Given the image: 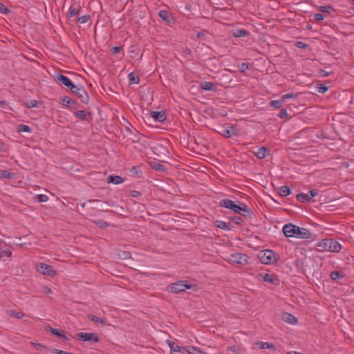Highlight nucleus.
I'll list each match as a JSON object with an SVG mask.
<instances>
[{"mask_svg":"<svg viewBox=\"0 0 354 354\" xmlns=\"http://www.w3.org/2000/svg\"><path fill=\"white\" fill-rule=\"evenodd\" d=\"M283 232L287 237H296L307 239L311 238V232L303 227H299L292 223L286 224L283 227Z\"/></svg>","mask_w":354,"mask_h":354,"instance_id":"f257e3e1","label":"nucleus"},{"mask_svg":"<svg viewBox=\"0 0 354 354\" xmlns=\"http://www.w3.org/2000/svg\"><path fill=\"white\" fill-rule=\"evenodd\" d=\"M238 203L239 204L234 203V201L230 199H223L220 201L219 205L243 216L251 213V209L246 205L241 204L239 202H238Z\"/></svg>","mask_w":354,"mask_h":354,"instance_id":"f03ea898","label":"nucleus"},{"mask_svg":"<svg viewBox=\"0 0 354 354\" xmlns=\"http://www.w3.org/2000/svg\"><path fill=\"white\" fill-rule=\"evenodd\" d=\"M319 251H329L332 252H339L342 246L339 242L330 239H323L317 245Z\"/></svg>","mask_w":354,"mask_h":354,"instance_id":"7ed1b4c3","label":"nucleus"},{"mask_svg":"<svg viewBox=\"0 0 354 354\" xmlns=\"http://www.w3.org/2000/svg\"><path fill=\"white\" fill-rule=\"evenodd\" d=\"M257 257L263 264H272L277 261V254L270 250L261 251Z\"/></svg>","mask_w":354,"mask_h":354,"instance_id":"20e7f679","label":"nucleus"},{"mask_svg":"<svg viewBox=\"0 0 354 354\" xmlns=\"http://www.w3.org/2000/svg\"><path fill=\"white\" fill-rule=\"evenodd\" d=\"M192 287V285L188 283L185 281H178L168 286L167 290L171 293H180L185 291L186 289L191 288Z\"/></svg>","mask_w":354,"mask_h":354,"instance_id":"39448f33","label":"nucleus"},{"mask_svg":"<svg viewBox=\"0 0 354 354\" xmlns=\"http://www.w3.org/2000/svg\"><path fill=\"white\" fill-rule=\"evenodd\" d=\"M70 90L82 102L86 104L88 103L89 100L88 95L82 86L73 85Z\"/></svg>","mask_w":354,"mask_h":354,"instance_id":"423d86ee","label":"nucleus"},{"mask_svg":"<svg viewBox=\"0 0 354 354\" xmlns=\"http://www.w3.org/2000/svg\"><path fill=\"white\" fill-rule=\"evenodd\" d=\"M229 261L232 263L239 264V265H247L248 256L245 254L236 252L230 254Z\"/></svg>","mask_w":354,"mask_h":354,"instance_id":"0eeeda50","label":"nucleus"},{"mask_svg":"<svg viewBox=\"0 0 354 354\" xmlns=\"http://www.w3.org/2000/svg\"><path fill=\"white\" fill-rule=\"evenodd\" d=\"M76 338L78 340L82 341H88V342H98L99 338L95 333H79L76 335Z\"/></svg>","mask_w":354,"mask_h":354,"instance_id":"6e6552de","label":"nucleus"},{"mask_svg":"<svg viewBox=\"0 0 354 354\" xmlns=\"http://www.w3.org/2000/svg\"><path fill=\"white\" fill-rule=\"evenodd\" d=\"M37 270L39 272L50 277H53L56 274V271L52 266L44 263H41L37 265Z\"/></svg>","mask_w":354,"mask_h":354,"instance_id":"1a4fd4ad","label":"nucleus"},{"mask_svg":"<svg viewBox=\"0 0 354 354\" xmlns=\"http://www.w3.org/2000/svg\"><path fill=\"white\" fill-rule=\"evenodd\" d=\"M158 16L168 25H171L174 23V18L172 15L167 10H160L158 13Z\"/></svg>","mask_w":354,"mask_h":354,"instance_id":"9d476101","label":"nucleus"},{"mask_svg":"<svg viewBox=\"0 0 354 354\" xmlns=\"http://www.w3.org/2000/svg\"><path fill=\"white\" fill-rule=\"evenodd\" d=\"M219 133L225 137V138H231L234 136H237L238 133L234 127H227L226 128H223L221 131H219Z\"/></svg>","mask_w":354,"mask_h":354,"instance_id":"9b49d317","label":"nucleus"},{"mask_svg":"<svg viewBox=\"0 0 354 354\" xmlns=\"http://www.w3.org/2000/svg\"><path fill=\"white\" fill-rule=\"evenodd\" d=\"M150 116L156 122H163L166 119V113L165 111H151L150 113Z\"/></svg>","mask_w":354,"mask_h":354,"instance_id":"f8f14e48","label":"nucleus"},{"mask_svg":"<svg viewBox=\"0 0 354 354\" xmlns=\"http://www.w3.org/2000/svg\"><path fill=\"white\" fill-rule=\"evenodd\" d=\"M56 78L62 84H63L64 86H67L69 88H71L74 85L73 82L71 81V80L66 76H64V75L57 74L56 75Z\"/></svg>","mask_w":354,"mask_h":354,"instance_id":"ddd939ff","label":"nucleus"},{"mask_svg":"<svg viewBox=\"0 0 354 354\" xmlns=\"http://www.w3.org/2000/svg\"><path fill=\"white\" fill-rule=\"evenodd\" d=\"M149 165L151 169H153L156 171H166L165 166L156 160L150 161L149 162Z\"/></svg>","mask_w":354,"mask_h":354,"instance_id":"4468645a","label":"nucleus"},{"mask_svg":"<svg viewBox=\"0 0 354 354\" xmlns=\"http://www.w3.org/2000/svg\"><path fill=\"white\" fill-rule=\"evenodd\" d=\"M214 225L216 227H218L220 229L224 230H232V225L230 223H226L223 221H214Z\"/></svg>","mask_w":354,"mask_h":354,"instance_id":"2eb2a0df","label":"nucleus"},{"mask_svg":"<svg viewBox=\"0 0 354 354\" xmlns=\"http://www.w3.org/2000/svg\"><path fill=\"white\" fill-rule=\"evenodd\" d=\"M182 348L189 354H205L202 350L195 346H183Z\"/></svg>","mask_w":354,"mask_h":354,"instance_id":"dca6fc26","label":"nucleus"},{"mask_svg":"<svg viewBox=\"0 0 354 354\" xmlns=\"http://www.w3.org/2000/svg\"><path fill=\"white\" fill-rule=\"evenodd\" d=\"M108 183H113L115 185L121 184L124 181V179L120 176H109L106 180Z\"/></svg>","mask_w":354,"mask_h":354,"instance_id":"f3484780","label":"nucleus"},{"mask_svg":"<svg viewBox=\"0 0 354 354\" xmlns=\"http://www.w3.org/2000/svg\"><path fill=\"white\" fill-rule=\"evenodd\" d=\"M282 319L287 323L294 324L297 323V318L290 313H284L282 314Z\"/></svg>","mask_w":354,"mask_h":354,"instance_id":"a211bd4d","label":"nucleus"},{"mask_svg":"<svg viewBox=\"0 0 354 354\" xmlns=\"http://www.w3.org/2000/svg\"><path fill=\"white\" fill-rule=\"evenodd\" d=\"M268 152H269V151L266 147H262L258 148L257 149V151H254V153L258 158L262 159L266 156V153Z\"/></svg>","mask_w":354,"mask_h":354,"instance_id":"6ab92c4d","label":"nucleus"},{"mask_svg":"<svg viewBox=\"0 0 354 354\" xmlns=\"http://www.w3.org/2000/svg\"><path fill=\"white\" fill-rule=\"evenodd\" d=\"M201 88L205 91H215L216 86L214 84L209 82H203L201 83Z\"/></svg>","mask_w":354,"mask_h":354,"instance_id":"aec40b11","label":"nucleus"},{"mask_svg":"<svg viewBox=\"0 0 354 354\" xmlns=\"http://www.w3.org/2000/svg\"><path fill=\"white\" fill-rule=\"evenodd\" d=\"M257 345H258L259 347L261 349H265V348H269V349H272V350L276 349L274 344H273L272 343L259 342H257Z\"/></svg>","mask_w":354,"mask_h":354,"instance_id":"412c9836","label":"nucleus"},{"mask_svg":"<svg viewBox=\"0 0 354 354\" xmlns=\"http://www.w3.org/2000/svg\"><path fill=\"white\" fill-rule=\"evenodd\" d=\"M15 178V174L10 172L8 170H1L0 169V179L1 178H6V179H12Z\"/></svg>","mask_w":354,"mask_h":354,"instance_id":"4be33fe9","label":"nucleus"},{"mask_svg":"<svg viewBox=\"0 0 354 354\" xmlns=\"http://www.w3.org/2000/svg\"><path fill=\"white\" fill-rule=\"evenodd\" d=\"M49 330L50 333L59 338H62L64 340H68V337L62 333L59 332L57 329L53 328L49 326Z\"/></svg>","mask_w":354,"mask_h":354,"instance_id":"5701e85b","label":"nucleus"},{"mask_svg":"<svg viewBox=\"0 0 354 354\" xmlns=\"http://www.w3.org/2000/svg\"><path fill=\"white\" fill-rule=\"evenodd\" d=\"M291 191L288 186L283 185L279 187V194L281 196H287L290 194Z\"/></svg>","mask_w":354,"mask_h":354,"instance_id":"b1692460","label":"nucleus"},{"mask_svg":"<svg viewBox=\"0 0 354 354\" xmlns=\"http://www.w3.org/2000/svg\"><path fill=\"white\" fill-rule=\"evenodd\" d=\"M248 35H249V32L246 30H244V29L236 30L233 33V35L236 37H246Z\"/></svg>","mask_w":354,"mask_h":354,"instance_id":"393cba45","label":"nucleus"},{"mask_svg":"<svg viewBox=\"0 0 354 354\" xmlns=\"http://www.w3.org/2000/svg\"><path fill=\"white\" fill-rule=\"evenodd\" d=\"M7 314L12 317H15L17 319H21L22 317H24V313L20 312H16L12 310H8Z\"/></svg>","mask_w":354,"mask_h":354,"instance_id":"a878e982","label":"nucleus"},{"mask_svg":"<svg viewBox=\"0 0 354 354\" xmlns=\"http://www.w3.org/2000/svg\"><path fill=\"white\" fill-rule=\"evenodd\" d=\"M62 104L67 107H70L71 105L75 104V101L74 100H72L68 97H63L62 99Z\"/></svg>","mask_w":354,"mask_h":354,"instance_id":"bb28decb","label":"nucleus"},{"mask_svg":"<svg viewBox=\"0 0 354 354\" xmlns=\"http://www.w3.org/2000/svg\"><path fill=\"white\" fill-rule=\"evenodd\" d=\"M296 198L299 201L302 202V203H304L306 201H308V202L310 201V197H309L308 194L300 193L297 195Z\"/></svg>","mask_w":354,"mask_h":354,"instance_id":"cd10ccee","label":"nucleus"},{"mask_svg":"<svg viewBox=\"0 0 354 354\" xmlns=\"http://www.w3.org/2000/svg\"><path fill=\"white\" fill-rule=\"evenodd\" d=\"M330 277L331 279L336 281L339 278L344 277V274L342 272H338V271H333L330 272Z\"/></svg>","mask_w":354,"mask_h":354,"instance_id":"c85d7f7f","label":"nucleus"},{"mask_svg":"<svg viewBox=\"0 0 354 354\" xmlns=\"http://www.w3.org/2000/svg\"><path fill=\"white\" fill-rule=\"evenodd\" d=\"M17 129L19 132L30 133L31 131L30 127L24 124H19Z\"/></svg>","mask_w":354,"mask_h":354,"instance_id":"c756f323","label":"nucleus"},{"mask_svg":"<svg viewBox=\"0 0 354 354\" xmlns=\"http://www.w3.org/2000/svg\"><path fill=\"white\" fill-rule=\"evenodd\" d=\"M263 280L266 282H269L270 283H274V281L277 280L272 275L269 274H264L263 275Z\"/></svg>","mask_w":354,"mask_h":354,"instance_id":"7c9ffc66","label":"nucleus"},{"mask_svg":"<svg viewBox=\"0 0 354 354\" xmlns=\"http://www.w3.org/2000/svg\"><path fill=\"white\" fill-rule=\"evenodd\" d=\"M31 344H32L36 349L42 352H47L48 351V348L41 344L31 342Z\"/></svg>","mask_w":354,"mask_h":354,"instance_id":"2f4dec72","label":"nucleus"},{"mask_svg":"<svg viewBox=\"0 0 354 354\" xmlns=\"http://www.w3.org/2000/svg\"><path fill=\"white\" fill-rule=\"evenodd\" d=\"M75 115L82 120H86L87 113L84 111H77Z\"/></svg>","mask_w":354,"mask_h":354,"instance_id":"473e14b6","label":"nucleus"},{"mask_svg":"<svg viewBox=\"0 0 354 354\" xmlns=\"http://www.w3.org/2000/svg\"><path fill=\"white\" fill-rule=\"evenodd\" d=\"M88 319L95 323H98V324H104V321L101 318H100L97 316L93 315H88Z\"/></svg>","mask_w":354,"mask_h":354,"instance_id":"72a5a7b5","label":"nucleus"},{"mask_svg":"<svg viewBox=\"0 0 354 354\" xmlns=\"http://www.w3.org/2000/svg\"><path fill=\"white\" fill-rule=\"evenodd\" d=\"M129 80L130 82L138 84L139 82V77L134 75L133 73H131L129 74Z\"/></svg>","mask_w":354,"mask_h":354,"instance_id":"f704fd0d","label":"nucleus"},{"mask_svg":"<svg viewBox=\"0 0 354 354\" xmlns=\"http://www.w3.org/2000/svg\"><path fill=\"white\" fill-rule=\"evenodd\" d=\"M283 102V101H282L281 99V100H272L270 102V104L274 108L279 109L281 106Z\"/></svg>","mask_w":354,"mask_h":354,"instance_id":"c9c22d12","label":"nucleus"},{"mask_svg":"<svg viewBox=\"0 0 354 354\" xmlns=\"http://www.w3.org/2000/svg\"><path fill=\"white\" fill-rule=\"evenodd\" d=\"M169 345L171 351H173L174 352H180V350L183 349L181 347H180L178 345L176 344L174 342H169Z\"/></svg>","mask_w":354,"mask_h":354,"instance_id":"e433bc0d","label":"nucleus"},{"mask_svg":"<svg viewBox=\"0 0 354 354\" xmlns=\"http://www.w3.org/2000/svg\"><path fill=\"white\" fill-rule=\"evenodd\" d=\"M36 198L38 202H46L48 200V197L45 194H38L36 195Z\"/></svg>","mask_w":354,"mask_h":354,"instance_id":"4c0bfd02","label":"nucleus"},{"mask_svg":"<svg viewBox=\"0 0 354 354\" xmlns=\"http://www.w3.org/2000/svg\"><path fill=\"white\" fill-rule=\"evenodd\" d=\"M89 15H83L77 19V22L80 24H85L90 19Z\"/></svg>","mask_w":354,"mask_h":354,"instance_id":"58836bf2","label":"nucleus"},{"mask_svg":"<svg viewBox=\"0 0 354 354\" xmlns=\"http://www.w3.org/2000/svg\"><path fill=\"white\" fill-rule=\"evenodd\" d=\"M230 219L232 222H234V223L238 224V225L241 224L243 222V218L241 217L237 216H234L230 217Z\"/></svg>","mask_w":354,"mask_h":354,"instance_id":"ea45409f","label":"nucleus"},{"mask_svg":"<svg viewBox=\"0 0 354 354\" xmlns=\"http://www.w3.org/2000/svg\"><path fill=\"white\" fill-rule=\"evenodd\" d=\"M95 223L100 228H105L109 225V224L104 220H98L95 221Z\"/></svg>","mask_w":354,"mask_h":354,"instance_id":"a19ab883","label":"nucleus"},{"mask_svg":"<svg viewBox=\"0 0 354 354\" xmlns=\"http://www.w3.org/2000/svg\"><path fill=\"white\" fill-rule=\"evenodd\" d=\"M317 90L319 93H324L328 90V87L323 84H318L317 86Z\"/></svg>","mask_w":354,"mask_h":354,"instance_id":"79ce46f5","label":"nucleus"},{"mask_svg":"<svg viewBox=\"0 0 354 354\" xmlns=\"http://www.w3.org/2000/svg\"><path fill=\"white\" fill-rule=\"evenodd\" d=\"M37 106V101L36 100H29L26 102V106L28 108H34Z\"/></svg>","mask_w":354,"mask_h":354,"instance_id":"37998d69","label":"nucleus"},{"mask_svg":"<svg viewBox=\"0 0 354 354\" xmlns=\"http://www.w3.org/2000/svg\"><path fill=\"white\" fill-rule=\"evenodd\" d=\"M237 67H238L239 71H241V73H245V71L248 68V66L245 63H242V64L238 65Z\"/></svg>","mask_w":354,"mask_h":354,"instance_id":"c03bdc74","label":"nucleus"},{"mask_svg":"<svg viewBox=\"0 0 354 354\" xmlns=\"http://www.w3.org/2000/svg\"><path fill=\"white\" fill-rule=\"evenodd\" d=\"M80 9H76L74 8L71 7L69 10V16L70 17H75L79 14Z\"/></svg>","mask_w":354,"mask_h":354,"instance_id":"a18cd8bd","label":"nucleus"},{"mask_svg":"<svg viewBox=\"0 0 354 354\" xmlns=\"http://www.w3.org/2000/svg\"><path fill=\"white\" fill-rule=\"evenodd\" d=\"M295 97H296V95L293 93H287V94L283 95L281 97V100H282V101L285 102L287 99L294 98Z\"/></svg>","mask_w":354,"mask_h":354,"instance_id":"49530a36","label":"nucleus"},{"mask_svg":"<svg viewBox=\"0 0 354 354\" xmlns=\"http://www.w3.org/2000/svg\"><path fill=\"white\" fill-rule=\"evenodd\" d=\"M9 10L8 8L3 5V3H0V12L2 14H7L8 13Z\"/></svg>","mask_w":354,"mask_h":354,"instance_id":"de8ad7c7","label":"nucleus"},{"mask_svg":"<svg viewBox=\"0 0 354 354\" xmlns=\"http://www.w3.org/2000/svg\"><path fill=\"white\" fill-rule=\"evenodd\" d=\"M120 257L122 259H127L131 257V253L129 252L123 251L120 254Z\"/></svg>","mask_w":354,"mask_h":354,"instance_id":"09e8293b","label":"nucleus"},{"mask_svg":"<svg viewBox=\"0 0 354 354\" xmlns=\"http://www.w3.org/2000/svg\"><path fill=\"white\" fill-rule=\"evenodd\" d=\"M314 19L317 21H319L324 19V15L321 13H315L314 15Z\"/></svg>","mask_w":354,"mask_h":354,"instance_id":"8fccbe9b","label":"nucleus"},{"mask_svg":"<svg viewBox=\"0 0 354 354\" xmlns=\"http://www.w3.org/2000/svg\"><path fill=\"white\" fill-rule=\"evenodd\" d=\"M141 193L138 191L132 190L130 192V196L133 198H137L140 196Z\"/></svg>","mask_w":354,"mask_h":354,"instance_id":"3c124183","label":"nucleus"},{"mask_svg":"<svg viewBox=\"0 0 354 354\" xmlns=\"http://www.w3.org/2000/svg\"><path fill=\"white\" fill-rule=\"evenodd\" d=\"M287 115H288V112H287L286 109H283L280 111L279 116L281 118H285L287 117Z\"/></svg>","mask_w":354,"mask_h":354,"instance_id":"603ef678","label":"nucleus"},{"mask_svg":"<svg viewBox=\"0 0 354 354\" xmlns=\"http://www.w3.org/2000/svg\"><path fill=\"white\" fill-rule=\"evenodd\" d=\"M307 194H308L310 200L312 198L316 196L318 194V192L315 189H313L309 191Z\"/></svg>","mask_w":354,"mask_h":354,"instance_id":"864d4df0","label":"nucleus"},{"mask_svg":"<svg viewBox=\"0 0 354 354\" xmlns=\"http://www.w3.org/2000/svg\"><path fill=\"white\" fill-rule=\"evenodd\" d=\"M121 50H122L121 46H114L111 49V53L113 54H117V53H120L121 51Z\"/></svg>","mask_w":354,"mask_h":354,"instance_id":"5fc2aeb1","label":"nucleus"},{"mask_svg":"<svg viewBox=\"0 0 354 354\" xmlns=\"http://www.w3.org/2000/svg\"><path fill=\"white\" fill-rule=\"evenodd\" d=\"M42 292L44 294L48 295V294H50L52 292V290H51V288H50L47 286H45L43 288Z\"/></svg>","mask_w":354,"mask_h":354,"instance_id":"6e6d98bb","label":"nucleus"},{"mask_svg":"<svg viewBox=\"0 0 354 354\" xmlns=\"http://www.w3.org/2000/svg\"><path fill=\"white\" fill-rule=\"evenodd\" d=\"M321 77H327L329 75V73L326 71L325 70L321 69L319 72Z\"/></svg>","mask_w":354,"mask_h":354,"instance_id":"4d7b16f0","label":"nucleus"},{"mask_svg":"<svg viewBox=\"0 0 354 354\" xmlns=\"http://www.w3.org/2000/svg\"><path fill=\"white\" fill-rule=\"evenodd\" d=\"M330 8H331L330 7H328V6H321L320 7V10L322 12H329V9H330Z\"/></svg>","mask_w":354,"mask_h":354,"instance_id":"13d9d810","label":"nucleus"},{"mask_svg":"<svg viewBox=\"0 0 354 354\" xmlns=\"http://www.w3.org/2000/svg\"><path fill=\"white\" fill-rule=\"evenodd\" d=\"M297 46L298 48H306V44H304V43H303L302 41H297Z\"/></svg>","mask_w":354,"mask_h":354,"instance_id":"bf43d9fd","label":"nucleus"},{"mask_svg":"<svg viewBox=\"0 0 354 354\" xmlns=\"http://www.w3.org/2000/svg\"><path fill=\"white\" fill-rule=\"evenodd\" d=\"M131 171L134 174H138L139 173V171L138 170V167H133L131 169Z\"/></svg>","mask_w":354,"mask_h":354,"instance_id":"052dcab7","label":"nucleus"},{"mask_svg":"<svg viewBox=\"0 0 354 354\" xmlns=\"http://www.w3.org/2000/svg\"><path fill=\"white\" fill-rule=\"evenodd\" d=\"M1 253H3V256L11 257V255H12V252L10 251H3Z\"/></svg>","mask_w":354,"mask_h":354,"instance_id":"680f3d73","label":"nucleus"},{"mask_svg":"<svg viewBox=\"0 0 354 354\" xmlns=\"http://www.w3.org/2000/svg\"><path fill=\"white\" fill-rule=\"evenodd\" d=\"M5 144L0 141V151H4Z\"/></svg>","mask_w":354,"mask_h":354,"instance_id":"e2e57ef3","label":"nucleus"},{"mask_svg":"<svg viewBox=\"0 0 354 354\" xmlns=\"http://www.w3.org/2000/svg\"><path fill=\"white\" fill-rule=\"evenodd\" d=\"M6 105V102L5 101L0 100V107H5Z\"/></svg>","mask_w":354,"mask_h":354,"instance_id":"0e129e2a","label":"nucleus"},{"mask_svg":"<svg viewBox=\"0 0 354 354\" xmlns=\"http://www.w3.org/2000/svg\"><path fill=\"white\" fill-rule=\"evenodd\" d=\"M287 354H302V353H299L297 351H292L288 352Z\"/></svg>","mask_w":354,"mask_h":354,"instance_id":"69168bd1","label":"nucleus"},{"mask_svg":"<svg viewBox=\"0 0 354 354\" xmlns=\"http://www.w3.org/2000/svg\"><path fill=\"white\" fill-rule=\"evenodd\" d=\"M230 350L232 351H235V346H230Z\"/></svg>","mask_w":354,"mask_h":354,"instance_id":"338daca9","label":"nucleus"},{"mask_svg":"<svg viewBox=\"0 0 354 354\" xmlns=\"http://www.w3.org/2000/svg\"><path fill=\"white\" fill-rule=\"evenodd\" d=\"M186 53L191 54V50L188 48L185 50Z\"/></svg>","mask_w":354,"mask_h":354,"instance_id":"774afa93","label":"nucleus"}]
</instances>
